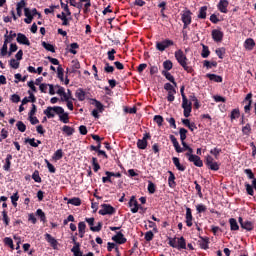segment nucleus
Masks as SVG:
<instances>
[{
    "mask_svg": "<svg viewBox=\"0 0 256 256\" xmlns=\"http://www.w3.org/2000/svg\"><path fill=\"white\" fill-rule=\"evenodd\" d=\"M174 57L179 65L184 69V71H187L188 73H193V67L189 66V59L187 58L183 50H177L174 53Z\"/></svg>",
    "mask_w": 256,
    "mask_h": 256,
    "instance_id": "1",
    "label": "nucleus"
},
{
    "mask_svg": "<svg viewBox=\"0 0 256 256\" xmlns=\"http://www.w3.org/2000/svg\"><path fill=\"white\" fill-rule=\"evenodd\" d=\"M51 111H53L54 114H51ZM44 115H46L48 119H53L55 115H59L60 121L65 123V110L61 106H48L47 109L44 110Z\"/></svg>",
    "mask_w": 256,
    "mask_h": 256,
    "instance_id": "2",
    "label": "nucleus"
},
{
    "mask_svg": "<svg viewBox=\"0 0 256 256\" xmlns=\"http://www.w3.org/2000/svg\"><path fill=\"white\" fill-rule=\"evenodd\" d=\"M191 15H193L191 10H185L182 12L181 21L183 23V29H187V27H189V25H191V22L193 21V18Z\"/></svg>",
    "mask_w": 256,
    "mask_h": 256,
    "instance_id": "3",
    "label": "nucleus"
},
{
    "mask_svg": "<svg viewBox=\"0 0 256 256\" xmlns=\"http://www.w3.org/2000/svg\"><path fill=\"white\" fill-rule=\"evenodd\" d=\"M164 89L168 93L167 101H169V103H173V101H175V95L177 94V90L171 83H165Z\"/></svg>",
    "mask_w": 256,
    "mask_h": 256,
    "instance_id": "4",
    "label": "nucleus"
},
{
    "mask_svg": "<svg viewBox=\"0 0 256 256\" xmlns=\"http://www.w3.org/2000/svg\"><path fill=\"white\" fill-rule=\"evenodd\" d=\"M175 45V42L171 39H164L161 42H156V49L157 51H165V49H169V47H173Z\"/></svg>",
    "mask_w": 256,
    "mask_h": 256,
    "instance_id": "5",
    "label": "nucleus"
},
{
    "mask_svg": "<svg viewBox=\"0 0 256 256\" xmlns=\"http://www.w3.org/2000/svg\"><path fill=\"white\" fill-rule=\"evenodd\" d=\"M101 208L98 213L99 215H115L117 213V210L115 207L111 206V204H101Z\"/></svg>",
    "mask_w": 256,
    "mask_h": 256,
    "instance_id": "6",
    "label": "nucleus"
},
{
    "mask_svg": "<svg viewBox=\"0 0 256 256\" xmlns=\"http://www.w3.org/2000/svg\"><path fill=\"white\" fill-rule=\"evenodd\" d=\"M104 177H102V183H113V179L111 177H116L117 179H121L122 175L120 172H111L106 171Z\"/></svg>",
    "mask_w": 256,
    "mask_h": 256,
    "instance_id": "7",
    "label": "nucleus"
},
{
    "mask_svg": "<svg viewBox=\"0 0 256 256\" xmlns=\"http://www.w3.org/2000/svg\"><path fill=\"white\" fill-rule=\"evenodd\" d=\"M243 103H247L244 106V113L249 115L251 113V105H253V93H248L244 98Z\"/></svg>",
    "mask_w": 256,
    "mask_h": 256,
    "instance_id": "8",
    "label": "nucleus"
},
{
    "mask_svg": "<svg viewBox=\"0 0 256 256\" xmlns=\"http://www.w3.org/2000/svg\"><path fill=\"white\" fill-rule=\"evenodd\" d=\"M85 221L90 226V230H92L94 233H99V231H101V229H103L102 222H98L97 226H93V225H95V218H85Z\"/></svg>",
    "mask_w": 256,
    "mask_h": 256,
    "instance_id": "9",
    "label": "nucleus"
},
{
    "mask_svg": "<svg viewBox=\"0 0 256 256\" xmlns=\"http://www.w3.org/2000/svg\"><path fill=\"white\" fill-rule=\"evenodd\" d=\"M77 69H81V63H79V60L77 59L72 60L69 67L66 68V74L71 75L73 73H77Z\"/></svg>",
    "mask_w": 256,
    "mask_h": 256,
    "instance_id": "10",
    "label": "nucleus"
},
{
    "mask_svg": "<svg viewBox=\"0 0 256 256\" xmlns=\"http://www.w3.org/2000/svg\"><path fill=\"white\" fill-rule=\"evenodd\" d=\"M238 222L240 224V227L242 229H245V231H253L255 229V223H253L249 220L243 221L242 217L238 218Z\"/></svg>",
    "mask_w": 256,
    "mask_h": 256,
    "instance_id": "11",
    "label": "nucleus"
},
{
    "mask_svg": "<svg viewBox=\"0 0 256 256\" xmlns=\"http://www.w3.org/2000/svg\"><path fill=\"white\" fill-rule=\"evenodd\" d=\"M211 35H212V39H213V41H215V43H221V41H223V37L225 36L223 31H221L219 29L212 30Z\"/></svg>",
    "mask_w": 256,
    "mask_h": 256,
    "instance_id": "12",
    "label": "nucleus"
},
{
    "mask_svg": "<svg viewBox=\"0 0 256 256\" xmlns=\"http://www.w3.org/2000/svg\"><path fill=\"white\" fill-rule=\"evenodd\" d=\"M245 189H246L247 195H251V197H253V195H255V191H256V178H254L252 180V185L249 184L248 182H245Z\"/></svg>",
    "mask_w": 256,
    "mask_h": 256,
    "instance_id": "13",
    "label": "nucleus"
},
{
    "mask_svg": "<svg viewBox=\"0 0 256 256\" xmlns=\"http://www.w3.org/2000/svg\"><path fill=\"white\" fill-rule=\"evenodd\" d=\"M17 43L20 45H27L29 47L31 45V42L29 41V38L23 33H18L16 38Z\"/></svg>",
    "mask_w": 256,
    "mask_h": 256,
    "instance_id": "14",
    "label": "nucleus"
},
{
    "mask_svg": "<svg viewBox=\"0 0 256 256\" xmlns=\"http://www.w3.org/2000/svg\"><path fill=\"white\" fill-rule=\"evenodd\" d=\"M129 207L131 208V213H137L139 211V202H137V199L135 196H131L130 201L128 202Z\"/></svg>",
    "mask_w": 256,
    "mask_h": 256,
    "instance_id": "15",
    "label": "nucleus"
},
{
    "mask_svg": "<svg viewBox=\"0 0 256 256\" xmlns=\"http://www.w3.org/2000/svg\"><path fill=\"white\" fill-rule=\"evenodd\" d=\"M112 241H115V243H118V245H123L127 243V238H125V235H123L121 232H117V234L112 237Z\"/></svg>",
    "mask_w": 256,
    "mask_h": 256,
    "instance_id": "16",
    "label": "nucleus"
},
{
    "mask_svg": "<svg viewBox=\"0 0 256 256\" xmlns=\"http://www.w3.org/2000/svg\"><path fill=\"white\" fill-rule=\"evenodd\" d=\"M188 161L190 163H193L195 167H203V160H201V157L195 154L193 156H190V158H188Z\"/></svg>",
    "mask_w": 256,
    "mask_h": 256,
    "instance_id": "17",
    "label": "nucleus"
},
{
    "mask_svg": "<svg viewBox=\"0 0 256 256\" xmlns=\"http://www.w3.org/2000/svg\"><path fill=\"white\" fill-rule=\"evenodd\" d=\"M186 225L187 227H193V212L189 207H186Z\"/></svg>",
    "mask_w": 256,
    "mask_h": 256,
    "instance_id": "18",
    "label": "nucleus"
},
{
    "mask_svg": "<svg viewBox=\"0 0 256 256\" xmlns=\"http://www.w3.org/2000/svg\"><path fill=\"white\" fill-rule=\"evenodd\" d=\"M169 139L172 142L176 153H183V148H181V146L179 145V141H177V138L175 137V135H170Z\"/></svg>",
    "mask_w": 256,
    "mask_h": 256,
    "instance_id": "19",
    "label": "nucleus"
},
{
    "mask_svg": "<svg viewBox=\"0 0 256 256\" xmlns=\"http://www.w3.org/2000/svg\"><path fill=\"white\" fill-rule=\"evenodd\" d=\"M218 10L220 13H228L227 8L229 7V1L228 0H220L218 5Z\"/></svg>",
    "mask_w": 256,
    "mask_h": 256,
    "instance_id": "20",
    "label": "nucleus"
},
{
    "mask_svg": "<svg viewBox=\"0 0 256 256\" xmlns=\"http://www.w3.org/2000/svg\"><path fill=\"white\" fill-rule=\"evenodd\" d=\"M255 40H253V38H248L244 41V48L246 49V51H253V49L255 48Z\"/></svg>",
    "mask_w": 256,
    "mask_h": 256,
    "instance_id": "21",
    "label": "nucleus"
},
{
    "mask_svg": "<svg viewBox=\"0 0 256 256\" xmlns=\"http://www.w3.org/2000/svg\"><path fill=\"white\" fill-rule=\"evenodd\" d=\"M206 77L207 79H209L210 81H213L214 83H223V77L217 74L208 73L206 74Z\"/></svg>",
    "mask_w": 256,
    "mask_h": 256,
    "instance_id": "22",
    "label": "nucleus"
},
{
    "mask_svg": "<svg viewBox=\"0 0 256 256\" xmlns=\"http://www.w3.org/2000/svg\"><path fill=\"white\" fill-rule=\"evenodd\" d=\"M77 49H79V44L74 42L67 46L66 51L72 55H77Z\"/></svg>",
    "mask_w": 256,
    "mask_h": 256,
    "instance_id": "23",
    "label": "nucleus"
},
{
    "mask_svg": "<svg viewBox=\"0 0 256 256\" xmlns=\"http://www.w3.org/2000/svg\"><path fill=\"white\" fill-rule=\"evenodd\" d=\"M168 185L171 189H175L177 187V183L175 182V174L172 171H168Z\"/></svg>",
    "mask_w": 256,
    "mask_h": 256,
    "instance_id": "24",
    "label": "nucleus"
},
{
    "mask_svg": "<svg viewBox=\"0 0 256 256\" xmlns=\"http://www.w3.org/2000/svg\"><path fill=\"white\" fill-rule=\"evenodd\" d=\"M24 15L25 19L24 22L27 23V25H30L33 21V15L31 14V10L29 8H24Z\"/></svg>",
    "mask_w": 256,
    "mask_h": 256,
    "instance_id": "25",
    "label": "nucleus"
},
{
    "mask_svg": "<svg viewBox=\"0 0 256 256\" xmlns=\"http://www.w3.org/2000/svg\"><path fill=\"white\" fill-rule=\"evenodd\" d=\"M176 245V249H178L179 251H181V249H187V241L183 236L178 238Z\"/></svg>",
    "mask_w": 256,
    "mask_h": 256,
    "instance_id": "26",
    "label": "nucleus"
},
{
    "mask_svg": "<svg viewBox=\"0 0 256 256\" xmlns=\"http://www.w3.org/2000/svg\"><path fill=\"white\" fill-rule=\"evenodd\" d=\"M162 75L167 79V81H170V83L173 84L174 87H177V82L175 81V77L172 74L163 70Z\"/></svg>",
    "mask_w": 256,
    "mask_h": 256,
    "instance_id": "27",
    "label": "nucleus"
},
{
    "mask_svg": "<svg viewBox=\"0 0 256 256\" xmlns=\"http://www.w3.org/2000/svg\"><path fill=\"white\" fill-rule=\"evenodd\" d=\"M65 201H67L68 205H74V207H79L81 206V199L78 197H74L71 199H68L67 197L65 198Z\"/></svg>",
    "mask_w": 256,
    "mask_h": 256,
    "instance_id": "28",
    "label": "nucleus"
},
{
    "mask_svg": "<svg viewBox=\"0 0 256 256\" xmlns=\"http://www.w3.org/2000/svg\"><path fill=\"white\" fill-rule=\"evenodd\" d=\"M85 229H87V225L85 224V222H79L78 233H79V237L81 239H83L85 237Z\"/></svg>",
    "mask_w": 256,
    "mask_h": 256,
    "instance_id": "29",
    "label": "nucleus"
},
{
    "mask_svg": "<svg viewBox=\"0 0 256 256\" xmlns=\"http://www.w3.org/2000/svg\"><path fill=\"white\" fill-rule=\"evenodd\" d=\"M172 161H173V164L175 165V167H176V169L178 170V171H185L186 169H187V167H185V166H183L182 164H181V162L179 161V158H177V157H173L172 158Z\"/></svg>",
    "mask_w": 256,
    "mask_h": 256,
    "instance_id": "30",
    "label": "nucleus"
},
{
    "mask_svg": "<svg viewBox=\"0 0 256 256\" xmlns=\"http://www.w3.org/2000/svg\"><path fill=\"white\" fill-rule=\"evenodd\" d=\"M198 243L201 249H204V250L209 249V238L200 237V240L198 241Z\"/></svg>",
    "mask_w": 256,
    "mask_h": 256,
    "instance_id": "31",
    "label": "nucleus"
},
{
    "mask_svg": "<svg viewBox=\"0 0 256 256\" xmlns=\"http://www.w3.org/2000/svg\"><path fill=\"white\" fill-rule=\"evenodd\" d=\"M17 37V33L13 32V31H9L6 30V34L4 35V41H7V43H11V41H13V38Z\"/></svg>",
    "mask_w": 256,
    "mask_h": 256,
    "instance_id": "32",
    "label": "nucleus"
},
{
    "mask_svg": "<svg viewBox=\"0 0 256 256\" xmlns=\"http://www.w3.org/2000/svg\"><path fill=\"white\" fill-rule=\"evenodd\" d=\"M229 223H230V231H239V224L237 223V219L230 218Z\"/></svg>",
    "mask_w": 256,
    "mask_h": 256,
    "instance_id": "33",
    "label": "nucleus"
},
{
    "mask_svg": "<svg viewBox=\"0 0 256 256\" xmlns=\"http://www.w3.org/2000/svg\"><path fill=\"white\" fill-rule=\"evenodd\" d=\"M11 159H13V155L7 154L5 165L3 166L4 171H9V169H11Z\"/></svg>",
    "mask_w": 256,
    "mask_h": 256,
    "instance_id": "34",
    "label": "nucleus"
},
{
    "mask_svg": "<svg viewBox=\"0 0 256 256\" xmlns=\"http://www.w3.org/2000/svg\"><path fill=\"white\" fill-rule=\"evenodd\" d=\"M211 55V51L209 50V46L202 44V52H201V57L203 59H207Z\"/></svg>",
    "mask_w": 256,
    "mask_h": 256,
    "instance_id": "35",
    "label": "nucleus"
},
{
    "mask_svg": "<svg viewBox=\"0 0 256 256\" xmlns=\"http://www.w3.org/2000/svg\"><path fill=\"white\" fill-rule=\"evenodd\" d=\"M198 19H207V6H202L198 12Z\"/></svg>",
    "mask_w": 256,
    "mask_h": 256,
    "instance_id": "36",
    "label": "nucleus"
},
{
    "mask_svg": "<svg viewBox=\"0 0 256 256\" xmlns=\"http://www.w3.org/2000/svg\"><path fill=\"white\" fill-rule=\"evenodd\" d=\"M74 256H84L83 252L81 251V244H77L76 246H73L71 249Z\"/></svg>",
    "mask_w": 256,
    "mask_h": 256,
    "instance_id": "37",
    "label": "nucleus"
},
{
    "mask_svg": "<svg viewBox=\"0 0 256 256\" xmlns=\"http://www.w3.org/2000/svg\"><path fill=\"white\" fill-rule=\"evenodd\" d=\"M25 143H29L31 147H39V145H41V140H36L35 142V138H26Z\"/></svg>",
    "mask_w": 256,
    "mask_h": 256,
    "instance_id": "38",
    "label": "nucleus"
},
{
    "mask_svg": "<svg viewBox=\"0 0 256 256\" xmlns=\"http://www.w3.org/2000/svg\"><path fill=\"white\" fill-rule=\"evenodd\" d=\"M45 239L50 243L51 247H57V240L51 234H45Z\"/></svg>",
    "mask_w": 256,
    "mask_h": 256,
    "instance_id": "39",
    "label": "nucleus"
},
{
    "mask_svg": "<svg viewBox=\"0 0 256 256\" xmlns=\"http://www.w3.org/2000/svg\"><path fill=\"white\" fill-rule=\"evenodd\" d=\"M36 215L37 217H39L40 221H42V223H47V216H45V212H43L42 209H38L36 211Z\"/></svg>",
    "mask_w": 256,
    "mask_h": 256,
    "instance_id": "40",
    "label": "nucleus"
},
{
    "mask_svg": "<svg viewBox=\"0 0 256 256\" xmlns=\"http://www.w3.org/2000/svg\"><path fill=\"white\" fill-rule=\"evenodd\" d=\"M7 45H9V42L4 40L3 46L0 49V57H5L7 55V53H8V46Z\"/></svg>",
    "mask_w": 256,
    "mask_h": 256,
    "instance_id": "41",
    "label": "nucleus"
},
{
    "mask_svg": "<svg viewBox=\"0 0 256 256\" xmlns=\"http://www.w3.org/2000/svg\"><path fill=\"white\" fill-rule=\"evenodd\" d=\"M147 145H149V142H147L143 139H138V141H137L138 149L145 150V149H147Z\"/></svg>",
    "mask_w": 256,
    "mask_h": 256,
    "instance_id": "42",
    "label": "nucleus"
},
{
    "mask_svg": "<svg viewBox=\"0 0 256 256\" xmlns=\"http://www.w3.org/2000/svg\"><path fill=\"white\" fill-rule=\"evenodd\" d=\"M42 47H44V49H46V51H50V53H55V46H53L52 44H49V43L43 41Z\"/></svg>",
    "mask_w": 256,
    "mask_h": 256,
    "instance_id": "43",
    "label": "nucleus"
},
{
    "mask_svg": "<svg viewBox=\"0 0 256 256\" xmlns=\"http://www.w3.org/2000/svg\"><path fill=\"white\" fill-rule=\"evenodd\" d=\"M240 116H241V112L239 111L238 108L233 109L231 111V115H230L231 121H234V119H239Z\"/></svg>",
    "mask_w": 256,
    "mask_h": 256,
    "instance_id": "44",
    "label": "nucleus"
},
{
    "mask_svg": "<svg viewBox=\"0 0 256 256\" xmlns=\"http://www.w3.org/2000/svg\"><path fill=\"white\" fill-rule=\"evenodd\" d=\"M16 127L18 131H20V133H25V131H27V126L25 125V123H23V121H18L16 123Z\"/></svg>",
    "mask_w": 256,
    "mask_h": 256,
    "instance_id": "45",
    "label": "nucleus"
},
{
    "mask_svg": "<svg viewBox=\"0 0 256 256\" xmlns=\"http://www.w3.org/2000/svg\"><path fill=\"white\" fill-rule=\"evenodd\" d=\"M163 68L165 69L164 71H171V69H173V62H171V60H166L163 62Z\"/></svg>",
    "mask_w": 256,
    "mask_h": 256,
    "instance_id": "46",
    "label": "nucleus"
},
{
    "mask_svg": "<svg viewBox=\"0 0 256 256\" xmlns=\"http://www.w3.org/2000/svg\"><path fill=\"white\" fill-rule=\"evenodd\" d=\"M154 123H156L158 125V127H162L163 126V116L161 115H155L153 118Z\"/></svg>",
    "mask_w": 256,
    "mask_h": 256,
    "instance_id": "47",
    "label": "nucleus"
},
{
    "mask_svg": "<svg viewBox=\"0 0 256 256\" xmlns=\"http://www.w3.org/2000/svg\"><path fill=\"white\" fill-rule=\"evenodd\" d=\"M179 135H180V141H181V143L185 142V139H187V129H185V128H180V130H179Z\"/></svg>",
    "mask_w": 256,
    "mask_h": 256,
    "instance_id": "48",
    "label": "nucleus"
},
{
    "mask_svg": "<svg viewBox=\"0 0 256 256\" xmlns=\"http://www.w3.org/2000/svg\"><path fill=\"white\" fill-rule=\"evenodd\" d=\"M243 135H247L248 137L251 135V124L247 123L244 127H242Z\"/></svg>",
    "mask_w": 256,
    "mask_h": 256,
    "instance_id": "49",
    "label": "nucleus"
},
{
    "mask_svg": "<svg viewBox=\"0 0 256 256\" xmlns=\"http://www.w3.org/2000/svg\"><path fill=\"white\" fill-rule=\"evenodd\" d=\"M85 95L86 93L81 88L76 92V97L79 101H85Z\"/></svg>",
    "mask_w": 256,
    "mask_h": 256,
    "instance_id": "50",
    "label": "nucleus"
},
{
    "mask_svg": "<svg viewBox=\"0 0 256 256\" xmlns=\"http://www.w3.org/2000/svg\"><path fill=\"white\" fill-rule=\"evenodd\" d=\"M53 160L54 161H59V159H62L63 158V150L62 149H58L54 155H53Z\"/></svg>",
    "mask_w": 256,
    "mask_h": 256,
    "instance_id": "51",
    "label": "nucleus"
},
{
    "mask_svg": "<svg viewBox=\"0 0 256 256\" xmlns=\"http://www.w3.org/2000/svg\"><path fill=\"white\" fill-rule=\"evenodd\" d=\"M221 148H214L210 150V155H213L215 159H219V155H221Z\"/></svg>",
    "mask_w": 256,
    "mask_h": 256,
    "instance_id": "52",
    "label": "nucleus"
},
{
    "mask_svg": "<svg viewBox=\"0 0 256 256\" xmlns=\"http://www.w3.org/2000/svg\"><path fill=\"white\" fill-rule=\"evenodd\" d=\"M203 65L206 67V69H212V67H217V62H209V60H204Z\"/></svg>",
    "mask_w": 256,
    "mask_h": 256,
    "instance_id": "53",
    "label": "nucleus"
},
{
    "mask_svg": "<svg viewBox=\"0 0 256 256\" xmlns=\"http://www.w3.org/2000/svg\"><path fill=\"white\" fill-rule=\"evenodd\" d=\"M11 201H12V205L13 207H17V202L19 201V192L14 193L11 197H10Z\"/></svg>",
    "mask_w": 256,
    "mask_h": 256,
    "instance_id": "54",
    "label": "nucleus"
},
{
    "mask_svg": "<svg viewBox=\"0 0 256 256\" xmlns=\"http://www.w3.org/2000/svg\"><path fill=\"white\" fill-rule=\"evenodd\" d=\"M32 179L35 181V183H41V176L39 175L38 170H35L32 174Z\"/></svg>",
    "mask_w": 256,
    "mask_h": 256,
    "instance_id": "55",
    "label": "nucleus"
},
{
    "mask_svg": "<svg viewBox=\"0 0 256 256\" xmlns=\"http://www.w3.org/2000/svg\"><path fill=\"white\" fill-rule=\"evenodd\" d=\"M10 67H12V69H19V60H15L14 58H12L9 62Z\"/></svg>",
    "mask_w": 256,
    "mask_h": 256,
    "instance_id": "56",
    "label": "nucleus"
},
{
    "mask_svg": "<svg viewBox=\"0 0 256 256\" xmlns=\"http://www.w3.org/2000/svg\"><path fill=\"white\" fill-rule=\"evenodd\" d=\"M215 53L219 59H223V55H225V47L217 48Z\"/></svg>",
    "mask_w": 256,
    "mask_h": 256,
    "instance_id": "57",
    "label": "nucleus"
},
{
    "mask_svg": "<svg viewBox=\"0 0 256 256\" xmlns=\"http://www.w3.org/2000/svg\"><path fill=\"white\" fill-rule=\"evenodd\" d=\"M197 213H205L207 211V206L205 204H198L196 206Z\"/></svg>",
    "mask_w": 256,
    "mask_h": 256,
    "instance_id": "58",
    "label": "nucleus"
},
{
    "mask_svg": "<svg viewBox=\"0 0 256 256\" xmlns=\"http://www.w3.org/2000/svg\"><path fill=\"white\" fill-rule=\"evenodd\" d=\"M155 191H156L155 183L149 181V182H148V193H150L151 195H153V193H155Z\"/></svg>",
    "mask_w": 256,
    "mask_h": 256,
    "instance_id": "59",
    "label": "nucleus"
},
{
    "mask_svg": "<svg viewBox=\"0 0 256 256\" xmlns=\"http://www.w3.org/2000/svg\"><path fill=\"white\" fill-rule=\"evenodd\" d=\"M115 53H117V51L113 48L107 52L109 61H115Z\"/></svg>",
    "mask_w": 256,
    "mask_h": 256,
    "instance_id": "60",
    "label": "nucleus"
},
{
    "mask_svg": "<svg viewBox=\"0 0 256 256\" xmlns=\"http://www.w3.org/2000/svg\"><path fill=\"white\" fill-rule=\"evenodd\" d=\"M4 243H5V245H8L9 248L15 249V246L13 245L12 238H9V237L4 238Z\"/></svg>",
    "mask_w": 256,
    "mask_h": 256,
    "instance_id": "61",
    "label": "nucleus"
},
{
    "mask_svg": "<svg viewBox=\"0 0 256 256\" xmlns=\"http://www.w3.org/2000/svg\"><path fill=\"white\" fill-rule=\"evenodd\" d=\"M2 217H3V221L5 223V226L6 227L9 226L10 219H9V216L7 215V210L2 211Z\"/></svg>",
    "mask_w": 256,
    "mask_h": 256,
    "instance_id": "62",
    "label": "nucleus"
},
{
    "mask_svg": "<svg viewBox=\"0 0 256 256\" xmlns=\"http://www.w3.org/2000/svg\"><path fill=\"white\" fill-rule=\"evenodd\" d=\"M113 71H115V67L110 66L109 62H106L105 67H104V72L105 73H113Z\"/></svg>",
    "mask_w": 256,
    "mask_h": 256,
    "instance_id": "63",
    "label": "nucleus"
},
{
    "mask_svg": "<svg viewBox=\"0 0 256 256\" xmlns=\"http://www.w3.org/2000/svg\"><path fill=\"white\" fill-rule=\"evenodd\" d=\"M208 168L211 171H219V163L217 162H212L210 165H208Z\"/></svg>",
    "mask_w": 256,
    "mask_h": 256,
    "instance_id": "64",
    "label": "nucleus"
}]
</instances>
